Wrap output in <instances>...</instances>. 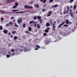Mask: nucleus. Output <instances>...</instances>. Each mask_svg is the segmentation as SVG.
I'll return each instance as SVG.
<instances>
[{
  "instance_id": "nucleus-55",
  "label": "nucleus",
  "mask_w": 77,
  "mask_h": 77,
  "mask_svg": "<svg viewBox=\"0 0 77 77\" xmlns=\"http://www.w3.org/2000/svg\"><path fill=\"white\" fill-rule=\"evenodd\" d=\"M8 54H11V52H8Z\"/></svg>"
},
{
  "instance_id": "nucleus-58",
  "label": "nucleus",
  "mask_w": 77,
  "mask_h": 77,
  "mask_svg": "<svg viewBox=\"0 0 77 77\" xmlns=\"http://www.w3.org/2000/svg\"><path fill=\"white\" fill-rule=\"evenodd\" d=\"M11 1H13V2H14V0H11Z\"/></svg>"
},
{
  "instance_id": "nucleus-22",
  "label": "nucleus",
  "mask_w": 77,
  "mask_h": 77,
  "mask_svg": "<svg viewBox=\"0 0 77 77\" xmlns=\"http://www.w3.org/2000/svg\"><path fill=\"white\" fill-rule=\"evenodd\" d=\"M60 38L59 37H57V39H56L57 41H59V40H60Z\"/></svg>"
},
{
  "instance_id": "nucleus-7",
  "label": "nucleus",
  "mask_w": 77,
  "mask_h": 77,
  "mask_svg": "<svg viewBox=\"0 0 77 77\" xmlns=\"http://www.w3.org/2000/svg\"><path fill=\"white\" fill-rule=\"evenodd\" d=\"M50 26V24L49 23H47L46 24V27H49Z\"/></svg>"
},
{
  "instance_id": "nucleus-56",
  "label": "nucleus",
  "mask_w": 77,
  "mask_h": 77,
  "mask_svg": "<svg viewBox=\"0 0 77 77\" xmlns=\"http://www.w3.org/2000/svg\"><path fill=\"white\" fill-rule=\"evenodd\" d=\"M64 11L65 12H66V11H67V10H64Z\"/></svg>"
},
{
  "instance_id": "nucleus-28",
  "label": "nucleus",
  "mask_w": 77,
  "mask_h": 77,
  "mask_svg": "<svg viewBox=\"0 0 77 77\" xmlns=\"http://www.w3.org/2000/svg\"><path fill=\"white\" fill-rule=\"evenodd\" d=\"M17 32L16 31H13L12 32V33L13 34H14V33H16Z\"/></svg>"
},
{
  "instance_id": "nucleus-34",
  "label": "nucleus",
  "mask_w": 77,
  "mask_h": 77,
  "mask_svg": "<svg viewBox=\"0 0 77 77\" xmlns=\"http://www.w3.org/2000/svg\"><path fill=\"white\" fill-rule=\"evenodd\" d=\"M43 35L45 36H47V33H46L45 32L44 33V34H43Z\"/></svg>"
},
{
  "instance_id": "nucleus-35",
  "label": "nucleus",
  "mask_w": 77,
  "mask_h": 77,
  "mask_svg": "<svg viewBox=\"0 0 77 77\" xmlns=\"http://www.w3.org/2000/svg\"><path fill=\"white\" fill-rule=\"evenodd\" d=\"M0 30H2L3 29V26H0Z\"/></svg>"
},
{
  "instance_id": "nucleus-41",
  "label": "nucleus",
  "mask_w": 77,
  "mask_h": 77,
  "mask_svg": "<svg viewBox=\"0 0 77 77\" xmlns=\"http://www.w3.org/2000/svg\"><path fill=\"white\" fill-rule=\"evenodd\" d=\"M74 0H70V3H72Z\"/></svg>"
},
{
  "instance_id": "nucleus-25",
  "label": "nucleus",
  "mask_w": 77,
  "mask_h": 77,
  "mask_svg": "<svg viewBox=\"0 0 77 77\" xmlns=\"http://www.w3.org/2000/svg\"><path fill=\"white\" fill-rule=\"evenodd\" d=\"M63 27H68V24H64L63 25Z\"/></svg>"
},
{
  "instance_id": "nucleus-59",
  "label": "nucleus",
  "mask_w": 77,
  "mask_h": 77,
  "mask_svg": "<svg viewBox=\"0 0 77 77\" xmlns=\"http://www.w3.org/2000/svg\"><path fill=\"white\" fill-rule=\"evenodd\" d=\"M35 32H37V30L36 29L35 30Z\"/></svg>"
},
{
  "instance_id": "nucleus-46",
  "label": "nucleus",
  "mask_w": 77,
  "mask_h": 77,
  "mask_svg": "<svg viewBox=\"0 0 77 77\" xmlns=\"http://www.w3.org/2000/svg\"><path fill=\"white\" fill-rule=\"evenodd\" d=\"M50 27H47V30H50Z\"/></svg>"
},
{
  "instance_id": "nucleus-39",
  "label": "nucleus",
  "mask_w": 77,
  "mask_h": 77,
  "mask_svg": "<svg viewBox=\"0 0 77 77\" xmlns=\"http://www.w3.org/2000/svg\"><path fill=\"white\" fill-rule=\"evenodd\" d=\"M27 34V33H29V32L28 31H26L25 32Z\"/></svg>"
},
{
  "instance_id": "nucleus-19",
  "label": "nucleus",
  "mask_w": 77,
  "mask_h": 77,
  "mask_svg": "<svg viewBox=\"0 0 77 77\" xmlns=\"http://www.w3.org/2000/svg\"><path fill=\"white\" fill-rule=\"evenodd\" d=\"M15 6L17 7L18 6V3L17 2H16L15 3Z\"/></svg>"
},
{
  "instance_id": "nucleus-36",
  "label": "nucleus",
  "mask_w": 77,
  "mask_h": 77,
  "mask_svg": "<svg viewBox=\"0 0 77 77\" xmlns=\"http://www.w3.org/2000/svg\"><path fill=\"white\" fill-rule=\"evenodd\" d=\"M50 23H51V25H52L53 23H52V20H50Z\"/></svg>"
},
{
  "instance_id": "nucleus-11",
  "label": "nucleus",
  "mask_w": 77,
  "mask_h": 77,
  "mask_svg": "<svg viewBox=\"0 0 77 77\" xmlns=\"http://www.w3.org/2000/svg\"><path fill=\"white\" fill-rule=\"evenodd\" d=\"M51 14V11L49 12L47 16L48 17H50V14Z\"/></svg>"
},
{
  "instance_id": "nucleus-54",
  "label": "nucleus",
  "mask_w": 77,
  "mask_h": 77,
  "mask_svg": "<svg viewBox=\"0 0 77 77\" xmlns=\"http://www.w3.org/2000/svg\"><path fill=\"white\" fill-rule=\"evenodd\" d=\"M43 1H44V0H40V1H41V2H43Z\"/></svg>"
},
{
  "instance_id": "nucleus-49",
  "label": "nucleus",
  "mask_w": 77,
  "mask_h": 77,
  "mask_svg": "<svg viewBox=\"0 0 77 77\" xmlns=\"http://www.w3.org/2000/svg\"><path fill=\"white\" fill-rule=\"evenodd\" d=\"M8 35L9 36H10V35H11V33L10 32H9L8 33Z\"/></svg>"
},
{
  "instance_id": "nucleus-21",
  "label": "nucleus",
  "mask_w": 77,
  "mask_h": 77,
  "mask_svg": "<svg viewBox=\"0 0 77 77\" xmlns=\"http://www.w3.org/2000/svg\"><path fill=\"white\" fill-rule=\"evenodd\" d=\"M28 9H33V7L32 6H28V8H27Z\"/></svg>"
},
{
  "instance_id": "nucleus-48",
  "label": "nucleus",
  "mask_w": 77,
  "mask_h": 77,
  "mask_svg": "<svg viewBox=\"0 0 77 77\" xmlns=\"http://www.w3.org/2000/svg\"><path fill=\"white\" fill-rule=\"evenodd\" d=\"M36 25H37L36 23H35V25L34 26V27H36Z\"/></svg>"
},
{
  "instance_id": "nucleus-51",
  "label": "nucleus",
  "mask_w": 77,
  "mask_h": 77,
  "mask_svg": "<svg viewBox=\"0 0 77 77\" xmlns=\"http://www.w3.org/2000/svg\"><path fill=\"white\" fill-rule=\"evenodd\" d=\"M12 37H13V35H11V38H12Z\"/></svg>"
},
{
  "instance_id": "nucleus-10",
  "label": "nucleus",
  "mask_w": 77,
  "mask_h": 77,
  "mask_svg": "<svg viewBox=\"0 0 77 77\" xmlns=\"http://www.w3.org/2000/svg\"><path fill=\"white\" fill-rule=\"evenodd\" d=\"M58 6V5L56 4L54 5H53L52 6V8H56V7H57Z\"/></svg>"
},
{
  "instance_id": "nucleus-47",
  "label": "nucleus",
  "mask_w": 77,
  "mask_h": 77,
  "mask_svg": "<svg viewBox=\"0 0 77 77\" xmlns=\"http://www.w3.org/2000/svg\"><path fill=\"white\" fill-rule=\"evenodd\" d=\"M67 11H69V6H68V8H67Z\"/></svg>"
},
{
  "instance_id": "nucleus-15",
  "label": "nucleus",
  "mask_w": 77,
  "mask_h": 77,
  "mask_svg": "<svg viewBox=\"0 0 77 77\" xmlns=\"http://www.w3.org/2000/svg\"><path fill=\"white\" fill-rule=\"evenodd\" d=\"M28 30L29 31L31 32L32 31V28L30 27H28Z\"/></svg>"
},
{
  "instance_id": "nucleus-13",
  "label": "nucleus",
  "mask_w": 77,
  "mask_h": 77,
  "mask_svg": "<svg viewBox=\"0 0 77 77\" xmlns=\"http://www.w3.org/2000/svg\"><path fill=\"white\" fill-rule=\"evenodd\" d=\"M4 33H5V34H6V33H8V31L6 29H5L4 30Z\"/></svg>"
},
{
  "instance_id": "nucleus-23",
  "label": "nucleus",
  "mask_w": 77,
  "mask_h": 77,
  "mask_svg": "<svg viewBox=\"0 0 77 77\" xmlns=\"http://www.w3.org/2000/svg\"><path fill=\"white\" fill-rule=\"evenodd\" d=\"M35 6L37 8H39V5H35Z\"/></svg>"
},
{
  "instance_id": "nucleus-24",
  "label": "nucleus",
  "mask_w": 77,
  "mask_h": 77,
  "mask_svg": "<svg viewBox=\"0 0 77 77\" xmlns=\"http://www.w3.org/2000/svg\"><path fill=\"white\" fill-rule=\"evenodd\" d=\"M33 19L34 20H36V16H34V18H33Z\"/></svg>"
},
{
  "instance_id": "nucleus-61",
  "label": "nucleus",
  "mask_w": 77,
  "mask_h": 77,
  "mask_svg": "<svg viewBox=\"0 0 77 77\" xmlns=\"http://www.w3.org/2000/svg\"><path fill=\"white\" fill-rule=\"evenodd\" d=\"M76 14H77V11H76Z\"/></svg>"
},
{
  "instance_id": "nucleus-6",
  "label": "nucleus",
  "mask_w": 77,
  "mask_h": 77,
  "mask_svg": "<svg viewBox=\"0 0 77 77\" xmlns=\"http://www.w3.org/2000/svg\"><path fill=\"white\" fill-rule=\"evenodd\" d=\"M65 23V22H62V23L60 24L58 26V28H60V27H61L64 24V23Z\"/></svg>"
},
{
  "instance_id": "nucleus-30",
  "label": "nucleus",
  "mask_w": 77,
  "mask_h": 77,
  "mask_svg": "<svg viewBox=\"0 0 77 77\" xmlns=\"http://www.w3.org/2000/svg\"><path fill=\"white\" fill-rule=\"evenodd\" d=\"M23 27L24 28H25L26 27V24L24 23L23 24Z\"/></svg>"
},
{
  "instance_id": "nucleus-31",
  "label": "nucleus",
  "mask_w": 77,
  "mask_h": 77,
  "mask_svg": "<svg viewBox=\"0 0 77 77\" xmlns=\"http://www.w3.org/2000/svg\"><path fill=\"white\" fill-rule=\"evenodd\" d=\"M66 13V14H68V11L67 10V12H65V11H64L63 14H65Z\"/></svg>"
},
{
  "instance_id": "nucleus-50",
  "label": "nucleus",
  "mask_w": 77,
  "mask_h": 77,
  "mask_svg": "<svg viewBox=\"0 0 77 77\" xmlns=\"http://www.w3.org/2000/svg\"><path fill=\"white\" fill-rule=\"evenodd\" d=\"M14 17H12L11 18V20H12V19H14Z\"/></svg>"
},
{
  "instance_id": "nucleus-53",
  "label": "nucleus",
  "mask_w": 77,
  "mask_h": 77,
  "mask_svg": "<svg viewBox=\"0 0 77 77\" xmlns=\"http://www.w3.org/2000/svg\"><path fill=\"white\" fill-rule=\"evenodd\" d=\"M60 15H62V13L60 12Z\"/></svg>"
},
{
  "instance_id": "nucleus-40",
  "label": "nucleus",
  "mask_w": 77,
  "mask_h": 77,
  "mask_svg": "<svg viewBox=\"0 0 77 77\" xmlns=\"http://www.w3.org/2000/svg\"><path fill=\"white\" fill-rule=\"evenodd\" d=\"M6 56L7 57H10V55L9 54L7 55Z\"/></svg>"
},
{
  "instance_id": "nucleus-20",
  "label": "nucleus",
  "mask_w": 77,
  "mask_h": 77,
  "mask_svg": "<svg viewBox=\"0 0 77 77\" xmlns=\"http://www.w3.org/2000/svg\"><path fill=\"white\" fill-rule=\"evenodd\" d=\"M14 26L16 27H18V25H17V23H15L14 24Z\"/></svg>"
},
{
  "instance_id": "nucleus-4",
  "label": "nucleus",
  "mask_w": 77,
  "mask_h": 77,
  "mask_svg": "<svg viewBox=\"0 0 77 77\" xmlns=\"http://www.w3.org/2000/svg\"><path fill=\"white\" fill-rule=\"evenodd\" d=\"M22 20L21 18H19L17 20V23L18 24H20V23H21V22H22Z\"/></svg>"
},
{
  "instance_id": "nucleus-33",
  "label": "nucleus",
  "mask_w": 77,
  "mask_h": 77,
  "mask_svg": "<svg viewBox=\"0 0 77 77\" xmlns=\"http://www.w3.org/2000/svg\"><path fill=\"white\" fill-rule=\"evenodd\" d=\"M9 24L11 26H12V24H13L12 22H10L9 23Z\"/></svg>"
},
{
  "instance_id": "nucleus-63",
  "label": "nucleus",
  "mask_w": 77,
  "mask_h": 77,
  "mask_svg": "<svg viewBox=\"0 0 77 77\" xmlns=\"http://www.w3.org/2000/svg\"><path fill=\"white\" fill-rule=\"evenodd\" d=\"M13 21H15V20H13Z\"/></svg>"
},
{
  "instance_id": "nucleus-18",
  "label": "nucleus",
  "mask_w": 77,
  "mask_h": 77,
  "mask_svg": "<svg viewBox=\"0 0 77 77\" xmlns=\"http://www.w3.org/2000/svg\"><path fill=\"white\" fill-rule=\"evenodd\" d=\"M77 6V5H75L73 6V9H75V8H76V7Z\"/></svg>"
},
{
  "instance_id": "nucleus-8",
  "label": "nucleus",
  "mask_w": 77,
  "mask_h": 77,
  "mask_svg": "<svg viewBox=\"0 0 77 77\" xmlns=\"http://www.w3.org/2000/svg\"><path fill=\"white\" fill-rule=\"evenodd\" d=\"M69 14L70 15L71 17H74V15H73V14L72 12H70Z\"/></svg>"
},
{
  "instance_id": "nucleus-27",
  "label": "nucleus",
  "mask_w": 77,
  "mask_h": 77,
  "mask_svg": "<svg viewBox=\"0 0 77 77\" xmlns=\"http://www.w3.org/2000/svg\"><path fill=\"white\" fill-rule=\"evenodd\" d=\"M6 26L7 27H8L9 26V23H7L6 24Z\"/></svg>"
},
{
  "instance_id": "nucleus-3",
  "label": "nucleus",
  "mask_w": 77,
  "mask_h": 77,
  "mask_svg": "<svg viewBox=\"0 0 77 77\" xmlns=\"http://www.w3.org/2000/svg\"><path fill=\"white\" fill-rule=\"evenodd\" d=\"M65 22V23H66V24H69V23H70V25H71V22H69V21L68 20H66V22Z\"/></svg>"
},
{
  "instance_id": "nucleus-44",
  "label": "nucleus",
  "mask_w": 77,
  "mask_h": 77,
  "mask_svg": "<svg viewBox=\"0 0 77 77\" xmlns=\"http://www.w3.org/2000/svg\"><path fill=\"white\" fill-rule=\"evenodd\" d=\"M4 19V18H3V17H2L1 18V20L2 21H3V20Z\"/></svg>"
},
{
  "instance_id": "nucleus-12",
  "label": "nucleus",
  "mask_w": 77,
  "mask_h": 77,
  "mask_svg": "<svg viewBox=\"0 0 77 77\" xmlns=\"http://www.w3.org/2000/svg\"><path fill=\"white\" fill-rule=\"evenodd\" d=\"M37 27L38 28V29H40L41 27H40V25L39 24H38L37 26Z\"/></svg>"
},
{
  "instance_id": "nucleus-16",
  "label": "nucleus",
  "mask_w": 77,
  "mask_h": 77,
  "mask_svg": "<svg viewBox=\"0 0 77 77\" xmlns=\"http://www.w3.org/2000/svg\"><path fill=\"white\" fill-rule=\"evenodd\" d=\"M17 38H18V37L17 36H14V40H17Z\"/></svg>"
},
{
  "instance_id": "nucleus-64",
  "label": "nucleus",
  "mask_w": 77,
  "mask_h": 77,
  "mask_svg": "<svg viewBox=\"0 0 77 77\" xmlns=\"http://www.w3.org/2000/svg\"><path fill=\"white\" fill-rule=\"evenodd\" d=\"M74 14H75V12H74Z\"/></svg>"
},
{
  "instance_id": "nucleus-45",
  "label": "nucleus",
  "mask_w": 77,
  "mask_h": 77,
  "mask_svg": "<svg viewBox=\"0 0 77 77\" xmlns=\"http://www.w3.org/2000/svg\"><path fill=\"white\" fill-rule=\"evenodd\" d=\"M45 9H42V11H43V12H45Z\"/></svg>"
},
{
  "instance_id": "nucleus-57",
  "label": "nucleus",
  "mask_w": 77,
  "mask_h": 77,
  "mask_svg": "<svg viewBox=\"0 0 77 77\" xmlns=\"http://www.w3.org/2000/svg\"><path fill=\"white\" fill-rule=\"evenodd\" d=\"M72 5H71V6L70 7V8H72Z\"/></svg>"
},
{
  "instance_id": "nucleus-43",
  "label": "nucleus",
  "mask_w": 77,
  "mask_h": 77,
  "mask_svg": "<svg viewBox=\"0 0 77 77\" xmlns=\"http://www.w3.org/2000/svg\"><path fill=\"white\" fill-rule=\"evenodd\" d=\"M46 0H44L43 1V3H45V2H46Z\"/></svg>"
},
{
  "instance_id": "nucleus-9",
  "label": "nucleus",
  "mask_w": 77,
  "mask_h": 77,
  "mask_svg": "<svg viewBox=\"0 0 77 77\" xmlns=\"http://www.w3.org/2000/svg\"><path fill=\"white\" fill-rule=\"evenodd\" d=\"M24 12H25V11H19L16 12V14H20V13H24Z\"/></svg>"
},
{
  "instance_id": "nucleus-26",
  "label": "nucleus",
  "mask_w": 77,
  "mask_h": 77,
  "mask_svg": "<svg viewBox=\"0 0 77 77\" xmlns=\"http://www.w3.org/2000/svg\"><path fill=\"white\" fill-rule=\"evenodd\" d=\"M2 14H6V12L3 11L2 12Z\"/></svg>"
},
{
  "instance_id": "nucleus-60",
  "label": "nucleus",
  "mask_w": 77,
  "mask_h": 77,
  "mask_svg": "<svg viewBox=\"0 0 77 77\" xmlns=\"http://www.w3.org/2000/svg\"><path fill=\"white\" fill-rule=\"evenodd\" d=\"M76 25L77 26V22L76 23Z\"/></svg>"
},
{
  "instance_id": "nucleus-42",
  "label": "nucleus",
  "mask_w": 77,
  "mask_h": 77,
  "mask_svg": "<svg viewBox=\"0 0 77 77\" xmlns=\"http://www.w3.org/2000/svg\"><path fill=\"white\" fill-rule=\"evenodd\" d=\"M11 51H12V52H14V49H12L11 50Z\"/></svg>"
},
{
  "instance_id": "nucleus-52",
  "label": "nucleus",
  "mask_w": 77,
  "mask_h": 77,
  "mask_svg": "<svg viewBox=\"0 0 77 77\" xmlns=\"http://www.w3.org/2000/svg\"><path fill=\"white\" fill-rule=\"evenodd\" d=\"M70 12H72V10H70Z\"/></svg>"
},
{
  "instance_id": "nucleus-62",
  "label": "nucleus",
  "mask_w": 77,
  "mask_h": 77,
  "mask_svg": "<svg viewBox=\"0 0 77 77\" xmlns=\"http://www.w3.org/2000/svg\"><path fill=\"white\" fill-rule=\"evenodd\" d=\"M45 5H44V6L45 7Z\"/></svg>"
},
{
  "instance_id": "nucleus-37",
  "label": "nucleus",
  "mask_w": 77,
  "mask_h": 77,
  "mask_svg": "<svg viewBox=\"0 0 77 77\" xmlns=\"http://www.w3.org/2000/svg\"><path fill=\"white\" fill-rule=\"evenodd\" d=\"M17 7L16 6H15V5H14V6L13 7V9H14V8H17Z\"/></svg>"
},
{
  "instance_id": "nucleus-5",
  "label": "nucleus",
  "mask_w": 77,
  "mask_h": 77,
  "mask_svg": "<svg viewBox=\"0 0 77 77\" xmlns=\"http://www.w3.org/2000/svg\"><path fill=\"white\" fill-rule=\"evenodd\" d=\"M36 47V48H35V50H38V49L40 48V46H39V45H36L35 46Z\"/></svg>"
},
{
  "instance_id": "nucleus-1",
  "label": "nucleus",
  "mask_w": 77,
  "mask_h": 77,
  "mask_svg": "<svg viewBox=\"0 0 77 77\" xmlns=\"http://www.w3.org/2000/svg\"><path fill=\"white\" fill-rule=\"evenodd\" d=\"M53 23L52 24V30L54 31H55L56 30V24H56V22L54 21Z\"/></svg>"
},
{
  "instance_id": "nucleus-2",
  "label": "nucleus",
  "mask_w": 77,
  "mask_h": 77,
  "mask_svg": "<svg viewBox=\"0 0 77 77\" xmlns=\"http://www.w3.org/2000/svg\"><path fill=\"white\" fill-rule=\"evenodd\" d=\"M37 18L39 20V21L40 22V24L42 23V20H41V17L40 16H37Z\"/></svg>"
},
{
  "instance_id": "nucleus-38",
  "label": "nucleus",
  "mask_w": 77,
  "mask_h": 77,
  "mask_svg": "<svg viewBox=\"0 0 77 77\" xmlns=\"http://www.w3.org/2000/svg\"><path fill=\"white\" fill-rule=\"evenodd\" d=\"M53 2V0H50L49 3H52Z\"/></svg>"
},
{
  "instance_id": "nucleus-17",
  "label": "nucleus",
  "mask_w": 77,
  "mask_h": 77,
  "mask_svg": "<svg viewBox=\"0 0 77 77\" xmlns=\"http://www.w3.org/2000/svg\"><path fill=\"white\" fill-rule=\"evenodd\" d=\"M29 5H25L24 6L25 8L26 9H27L28 8H29Z\"/></svg>"
},
{
  "instance_id": "nucleus-29",
  "label": "nucleus",
  "mask_w": 77,
  "mask_h": 77,
  "mask_svg": "<svg viewBox=\"0 0 77 77\" xmlns=\"http://www.w3.org/2000/svg\"><path fill=\"white\" fill-rule=\"evenodd\" d=\"M17 11H18V10H13L12 12H17Z\"/></svg>"
},
{
  "instance_id": "nucleus-14",
  "label": "nucleus",
  "mask_w": 77,
  "mask_h": 77,
  "mask_svg": "<svg viewBox=\"0 0 77 77\" xmlns=\"http://www.w3.org/2000/svg\"><path fill=\"white\" fill-rule=\"evenodd\" d=\"M32 23H35V21H30L29 23V24H32Z\"/></svg>"
},
{
  "instance_id": "nucleus-32",
  "label": "nucleus",
  "mask_w": 77,
  "mask_h": 77,
  "mask_svg": "<svg viewBox=\"0 0 77 77\" xmlns=\"http://www.w3.org/2000/svg\"><path fill=\"white\" fill-rule=\"evenodd\" d=\"M45 32H46L47 33L48 32V30L47 29H45Z\"/></svg>"
}]
</instances>
